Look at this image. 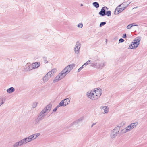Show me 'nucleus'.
I'll use <instances>...</instances> for the list:
<instances>
[{"instance_id": "nucleus-39", "label": "nucleus", "mask_w": 147, "mask_h": 147, "mask_svg": "<svg viewBox=\"0 0 147 147\" xmlns=\"http://www.w3.org/2000/svg\"><path fill=\"white\" fill-rule=\"evenodd\" d=\"M124 41V39H122V38H121V39H119V43H122V42H123Z\"/></svg>"}, {"instance_id": "nucleus-5", "label": "nucleus", "mask_w": 147, "mask_h": 147, "mask_svg": "<svg viewBox=\"0 0 147 147\" xmlns=\"http://www.w3.org/2000/svg\"><path fill=\"white\" fill-rule=\"evenodd\" d=\"M24 144H26L34 140L31 135L22 139Z\"/></svg>"}, {"instance_id": "nucleus-16", "label": "nucleus", "mask_w": 147, "mask_h": 147, "mask_svg": "<svg viewBox=\"0 0 147 147\" xmlns=\"http://www.w3.org/2000/svg\"><path fill=\"white\" fill-rule=\"evenodd\" d=\"M107 9V7H103L99 13V14L102 16L105 15H106L105 9Z\"/></svg>"}, {"instance_id": "nucleus-19", "label": "nucleus", "mask_w": 147, "mask_h": 147, "mask_svg": "<svg viewBox=\"0 0 147 147\" xmlns=\"http://www.w3.org/2000/svg\"><path fill=\"white\" fill-rule=\"evenodd\" d=\"M15 91V89L13 87H11L7 90V92L9 93H11Z\"/></svg>"}, {"instance_id": "nucleus-33", "label": "nucleus", "mask_w": 147, "mask_h": 147, "mask_svg": "<svg viewBox=\"0 0 147 147\" xmlns=\"http://www.w3.org/2000/svg\"><path fill=\"white\" fill-rule=\"evenodd\" d=\"M106 15H107L108 16H110L111 15V12L110 11H107L106 13Z\"/></svg>"}, {"instance_id": "nucleus-28", "label": "nucleus", "mask_w": 147, "mask_h": 147, "mask_svg": "<svg viewBox=\"0 0 147 147\" xmlns=\"http://www.w3.org/2000/svg\"><path fill=\"white\" fill-rule=\"evenodd\" d=\"M131 2H129V3H127V2H125L123 3L122 4H120L119 5V6H125L126 4H127L128 5H128Z\"/></svg>"}, {"instance_id": "nucleus-29", "label": "nucleus", "mask_w": 147, "mask_h": 147, "mask_svg": "<svg viewBox=\"0 0 147 147\" xmlns=\"http://www.w3.org/2000/svg\"><path fill=\"white\" fill-rule=\"evenodd\" d=\"M135 44L132 42L131 44L129 45V48L130 49H135L136 48H134L135 47H134V46Z\"/></svg>"}, {"instance_id": "nucleus-14", "label": "nucleus", "mask_w": 147, "mask_h": 147, "mask_svg": "<svg viewBox=\"0 0 147 147\" xmlns=\"http://www.w3.org/2000/svg\"><path fill=\"white\" fill-rule=\"evenodd\" d=\"M50 73H48L46 74L43 78V80L44 82L47 81L49 79L52 77L50 74Z\"/></svg>"}, {"instance_id": "nucleus-50", "label": "nucleus", "mask_w": 147, "mask_h": 147, "mask_svg": "<svg viewBox=\"0 0 147 147\" xmlns=\"http://www.w3.org/2000/svg\"><path fill=\"white\" fill-rule=\"evenodd\" d=\"M81 6H83V4H81Z\"/></svg>"}, {"instance_id": "nucleus-44", "label": "nucleus", "mask_w": 147, "mask_h": 147, "mask_svg": "<svg viewBox=\"0 0 147 147\" xmlns=\"http://www.w3.org/2000/svg\"><path fill=\"white\" fill-rule=\"evenodd\" d=\"M123 38H125L126 37V35L125 34H124L123 36Z\"/></svg>"}, {"instance_id": "nucleus-35", "label": "nucleus", "mask_w": 147, "mask_h": 147, "mask_svg": "<svg viewBox=\"0 0 147 147\" xmlns=\"http://www.w3.org/2000/svg\"><path fill=\"white\" fill-rule=\"evenodd\" d=\"M83 25L82 23H79L77 25V26L78 27H80L82 28L83 27Z\"/></svg>"}, {"instance_id": "nucleus-40", "label": "nucleus", "mask_w": 147, "mask_h": 147, "mask_svg": "<svg viewBox=\"0 0 147 147\" xmlns=\"http://www.w3.org/2000/svg\"><path fill=\"white\" fill-rule=\"evenodd\" d=\"M84 119V117H82L79 119L78 121H82Z\"/></svg>"}, {"instance_id": "nucleus-7", "label": "nucleus", "mask_w": 147, "mask_h": 147, "mask_svg": "<svg viewBox=\"0 0 147 147\" xmlns=\"http://www.w3.org/2000/svg\"><path fill=\"white\" fill-rule=\"evenodd\" d=\"M65 77V76L64 75V74L61 72L54 78L53 82L54 83L56 82L63 78Z\"/></svg>"}, {"instance_id": "nucleus-36", "label": "nucleus", "mask_w": 147, "mask_h": 147, "mask_svg": "<svg viewBox=\"0 0 147 147\" xmlns=\"http://www.w3.org/2000/svg\"><path fill=\"white\" fill-rule=\"evenodd\" d=\"M106 23L105 22H101L100 24V27H101L102 26H104L106 24Z\"/></svg>"}, {"instance_id": "nucleus-13", "label": "nucleus", "mask_w": 147, "mask_h": 147, "mask_svg": "<svg viewBox=\"0 0 147 147\" xmlns=\"http://www.w3.org/2000/svg\"><path fill=\"white\" fill-rule=\"evenodd\" d=\"M24 144L22 140L16 142L13 145V147H18Z\"/></svg>"}, {"instance_id": "nucleus-26", "label": "nucleus", "mask_w": 147, "mask_h": 147, "mask_svg": "<svg viewBox=\"0 0 147 147\" xmlns=\"http://www.w3.org/2000/svg\"><path fill=\"white\" fill-rule=\"evenodd\" d=\"M93 5L94 7L96 8H98L99 6V3L98 2H93Z\"/></svg>"}, {"instance_id": "nucleus-11", "label": "nucleus", "mask_w": 147, "mask_h": 147, "mask_svg": "<svg viewBox=\"0 0 147 147\" xmlns=\"http://www.w3.org/2000/svg\"><path fill=\"white\" fill-rule=\"evenodd\" d=\"M132 129L130 125H129L124 129H123L121 131V133L123 134L129 132Z\"/></svg>"}, {"instance_id": "nucleus-23", "label": "nucleus", "mask_w": 147, "mask_h": 147, "mask_svg": "<svg viewBox=\"0 0 147 147\" xmlns=\"http://www.w3.org/2000/svg\"><path fill=\"white\" fill-rule=\"evenodd\" d=\"M5 98L1 97L0 98V106L5 102Z\"/></svg>"}, {"instance_id": "nucleus-9", "label": "nucleus", "mask_w": 147, "mask_h": 147, "mask_svg": "<svg viewBox=\"0 0 147 147\" xmlns=\"http://www.w3.org/2000/svg\"><path fill=\"white\" fill-rule=\"evenodd\" d=\"M140 41V39L139 37L136 38L135 40L132 42L133 43L135 44L134 46V48H136L139 44V42Z\"/></svg>"}, {"instance_id": "nucleus-47", "label": "nucleus", "mask_w": 147, "mask_h": 147, "mask_svg": "<svg viewBox=\"0 0 147 147\" xmlns=\"http://www.w3.org/2000/svg\"><path fill=\"white\" fill-rule=\"evenodd\" d=\"M84 65H83L81 67V68H82H82H83L84 67Z\"/></svg>"}, {"instance_id": "nucleus-24", "label": "nucleus", "mask_w": 147, "mask_h": 147, "mask_svg": "<svg viewBox=\"0 0 147 147\" xmlns=\"http://www.w3.org/2000/svg\"><path fill=\"white\" fill-rule=\"evenodd\" d=\"M40 135V133H36L33 134L32 135V137L34 139V140L36 139Z\"/></svg>"}, {"instance_id": "nucleus-8", "label": "nucleus", "mask_w": 147, "mask_h": 147, "mask_svg": "<svg viewBox=\"0 0 147 147\" xmlns=\"http://www.w3.org/2000/svg\"><path fill=\"white\" fill-rule=\"evenodd\" d=\"M70 102V100L68 98H66L61 101L59 103V105L61 106H66L69 104Z\"/></svg>"}, {"instance_id": "nucleus-1", "label": "nucleus", "mask_w": 147, "mask_h": 147, "mask_svg": "<svg viewBox=\"0 0 147 147\" xmlns=\"http://www.w3.org/2000/svg\"><path fill=\"white\" fill-rule=\"evenodd\" d=\"M101 90L100 88H96L92 90L88 91L86 93V95L91 100H96L101 94Z\"/></svg>"}, {"instance_id": "nucleus-32", "label": "nucleus", "mask_w": 147, "mask_h": 147, "mask_svg": "<svg viewBox=\"0 0 147 147\" xmlns=\"http://www.w3.org/2000/svg\"><path fill=\"white\" fill-rule=\"evenodd\" d=\"M126 123V122L125 121H123L121 122L120 124V127H122Z\"/></svg>"}, {"instance_id": "nucleus-30", "label": "nucleus", "mask_w": 147, "mask_h": 147, "mask_svg": "<svg viewBox=\"0 0 147 147\" xmlns=\"http://www.w3.org/2000/svg\"><path fill=\"white\" fill-rule=\"evenodd\" d=\"M61 107L60 105H59V104L56 106V107L55 108L53 111V112H55L57 110V109L59 107Z\"/></svg>"}, {"instance_id": "nucleus-3", "label": "nucleus", "mask_w": 147, "mask_h": 147, "mask_svg": "<svg viewBox=\"0 0 147 147\" xmlns=\"http://www.w3.org/2000/svg\"><path fill=\"white\" fill-rule=\"evenodd\" d=\"M119 130V127H116L114 129L111 131L110 134L111 137L112 138H115L118 134Z\"/></svg>"}, {"instance_id": "nucleus-12", "label": "nucleus", "mask_w": 147, "mask_h": 147, "mask_svg": "<svg viewBox=\"0 0 147 147\" xmlns=\"http://www.w3.org/2000/svg\"><path fill=\"white\" fill-rule=\"evenodd\" d=\"M33 69L32 65H30L29 64L27 63L24 68V72L28 71L31 70Z\"/></svg>"}, {"instance_id": "nucleus-20", "label": "nucleus", "mask_w": 147, "mask_h": 147, "mask_svg": "<svg viewBox=\"0 0 147 147\" xmlns=\"http://www.w3.org/2000/svg\"><path fill=\"white\" fill-rule=\"evenodd\" d=\"M92 62L93 63H92L91 66L93 67L97 68V67L98 64L97 63V61L95 60Z\"/></svg>"}, {"instance_id": "nucleus-25", "label": "nucleus", "mask_w": 147, "mask_h": 147, "mask_svg": "<svg viewBox=\"0 0 147 147\" xmlns=\"http://www.w3.org/2000/svg\"><path fill=\"white\" fill-rule=\"evenodd\" d=\"M109 111V108L107 106H106V107L104 109V114H107L108 113Z\"/></svg>"}, {"instance_id": "nucleus-6", "label": "nucleus", "mask_w": 147, "mask_h": 147, "mask_svg": "<svg viewBox=\"0 0 147 147\" xmlns=\"http://www.w3.org/2000/svg\"><path fill=\"white\" fill-rule=\"evenodd\" d=\"M128 5L126 4L125 6H119V5L118 6L116 9L115 11V13H116L117 12V14L123 11L127 7Z\"/></svg>"}, {"instance_id": "nucleus-18", "label": "nucleus", "mask_w": 147, "mask_h": 147, "mask_svg": "<svg viewBox=\"0 0 147 147\" xmlns=\"http://www.w3.org/2000/svg\"><path fill=\"white\" fill-rule=\"evenodd\" d=\"M106 65L105 63V62H102L98 64L97 65V68L102 69V68L104 67Z\"/></svg>"}, {"instance_id": "nucleus-37", "label": "nucleus", "mask_w": 147, "mask_h": 147, "mask_svg": "<svg viewBox=\"0 0 147 147\" xmlns=\"http://www.w3.org/2000/svg\"><path fill=\"white\" fill-rule=\"evenodd\" d=\"M132 26H131V24L128 25L127 27V29H130L132 27Z\"/></svg>"}, {"instance_id": "nucleus-48", "label": "nucleus", "mask_w": 147, "mask_h": 147, "mask_svg": "<svg viewBox=\"0 0 147 147\" xmlns=\"http://www.w3.org/2000/svg\"><path fill=\"white\" fill-rule=\"evenodd\" d=\"M84 65H83L81 67V68H82H82H83L84 67Z\"/></svg>"}, {"instance_id": "nucleus-10", "label": "nucleus", "mask_w": 147, "mask_h": 147, "mask_svg": "<svg viewBox=\"0 0 147 147\" xmlns=\"http://www.w3.org/2000/svg\"><path fill=\"white\" fill-rule=\"evenodd\" d=\"M47 113L43 109L40 113L38 116V117H39L40 119L43 120L44 119V117L46 115Z\"/></svg>"}, {"instance_id": "nucleus-22", "label": "nucleus", "mask_w": 147, "mask_h": 147, "mask_svg": "<svg viewBox=\"0 0 147 147\" xmlns=\"http://www.w3.org/2000/svg\"><path fill=\"white\" fill-rule=\"evenodd\" d=\"M138 122H135L134 123H132L130 124L131 127L132 129H133L134 128L136 127L138 125Z\"/></svg>"}, {"instance_id": "nucleus-15", "label": "nucleus", "mask_w": 147, "mask_h": 147, "mask_svg": "<svg viewBox=\"0 0 147 147\" xmlns=\"http://www.w3.org/2000/svg\"><path fill=\"white\" fill-rule=\"evenodd\" d=\"M52 107L51 104H49L47 105L43 109L47 113H49Z\"/></svg>"}, {"instance_id": "nucleus-2", "label": "nucleus", "mask_w": 147, "mask_h": 147, "mask_svg": "<svg viewBox=\"0 0 147 147\" xmlns=\"http://www.w3.org/2000/svg\"><path fill=\"white\" fill-rule=\"evenodd\" d=\"M75 65L74 63L68 65L61 72L65 76L67 74L69 73L71 71Z\"/></svg>"}, {"instance_id": "nucleus-31", "label": "nucleus", "mask_w": 147, "mask_h": 147, "mask_svg": "<svg viewBox=\"0 0 147 147\" xmlns=\"http://www.w3.org/2000/svg\"><path fill=\"white\" fill-rule=\"evenodd\" d=\"M77 122H76V121L74 122L71 124L70 127H71L72 126H74L75 125H77Z\"/></svg>"}, {"instance_id": "nucleus-49", "label": "nucleus", "mask_w": 147, "mask_h": 147, "mask_svg": "<svg viewBox=\"0 0 147 147\" xmlns=\"http://www.w3.org/2000/svg\"><path fill=\"white\" fill-rule=\"evenodd\" d=\"M88 65V64H86V63H85L84 64V65L85 66H86L87 65Z\"/></svg>"}, {"instance_id": "nucleus-46", "label": "nucleus", "mask_w": 147, "mask_h": 147, "mask_svg": "<svg viewBox=\"0 0 147 147\" xmlns=\"http://www.w3.org/2000/svg\"><path fill=\"white\" fill-rule=\"evenodd\" d=\"M96 124V123H94L93 124H92V126H91V127H93V126L95 125Z\"/></svg>"}, {"instance_id": "nucleus-41", "label": "nucleus", "mask_w": 147, "mask_h": 147, "mask_svg": "<svg viewBox=\"0 0 147 147\" xmlns=\"http://www.w3.org/2000/svg\"><path fill=\"white\" fill-rule=\"evenodd\" d=\"M131 26H138V25L136 24V23H133L131 24Z\"/></svg>"}, {"instance_id": "nucleus-4", "label": "nucleus", "mask_w": 147, "mask_h": 147, "mask_svg": "<svg viewBox=\"0 0 147 147\" xmlns=\"http://www.w3.org/2000/svg\"><path fill=\"white\" fill-rule=\"evenodd\" d=\"M81 47V44L79 42H77L74 49V52L76 54H78L79 53Z\"/></svg>"}, {"instance_id": "nucleus-42", "label": "nucleus", "mask_w": 147, "mask_h": 147, "mask_svg": "<svg viewBox=\"0 0 147 147\" xmlns=\"http://www.w3.org/2000/svg\"><path fill=\"white\" fill-rule=\"evenodd\" d=\"M92 61L91 60H89L88 61L86 62V64H90L91 62H92Z\"/></svg>"}, {"instance_id": "nucleus-38", "label": "nucleus", "mask_w": 147, "mask_h": 147, "mask_svg": "<svg viewBox=\"0 0 147 147\" xmlns=\"http://www.w3.org/2000/svg\"><path fill=\"white\" fill-rule=\"evenodd\" d=\"M44 62L45 63H47L48 61L47 60V58L45 57H44L43 59Z\"/></svg>"}, {"instance_id": "nucleus-43", "label": "nucleus", "mask_w": 147, "mask_h": 147, "mask_svg": "<svg viewBox=\"0 0 147 147\" xmlns=\"http://www.w3.org/2000/svg\"><path fill=\"white\" fill-rule=\"evenodd\" d=\"M105 107H106V106H101L100 107V109L101 110L104 109H105Z\"/></svg>"}, {"instance_id": "nucleus-34", "label": "nucleus", "mask_w": 147, "mask_h": 147, "mask_svg": "<svg viewBox=\"0 0 147 147\" xmlns=\"http://www.w3.org/2000/svg\"><path fill=\"white\" fill-rule=\"evenodd\" d=\"M37 102H34V103L32 105V107L33 108H35L37 106Z\"/></svg>"}, {"instance_id": "nucleus-27", "label": "nucleus", "mask_w": 147, "mask_h": 147, "mask_svg": "<svg viewBox=\"0 0 147 147\" xmlns=\"http://www.w3.org/2000/svg\"><path fill=\"white\" fill-rule=\"evenodd\" d=\"M42 119H39V117H38V118L35 121V124L36 125H38V124L40 122V121L42 120Z\"/></svg>"}, {"instance_id": "nucleus-17", "label": "nucleus", "mask_w": 147, "mask_h": 147, "mask_svg": "<svg viewBox=\"0 0 147 147\" xmlns=\"http://www.w3.org/2000/svg\"><path fill=\"white\" fill-rule=\"evenodd\" d=\"M40 64V62H35L33 63L32 65L33 69H35L39 67Z\"/></svg>"}, {"instance_id": "nucleus-21", "label": "nucleus", "mask_w": 147, "mask_h": 147, "mask_svg": "<svg viewBox=\"0 0 147 147\" xmlns=\"http://www.w3.org/2000/svg\"><path fill=\"white\" fill-rule=\"evenodd\" d=\"M56 72V69L55 68L53 69L51 71H49L48 73H50V74L51 76H53Z\"/></svg>"}, {"instance_id": "nucleus-45", "label": "nucleus", "mask_w": 147, "mask_h": 147, "mask_svg": "<svg viewBox=\"0 0 147 147\" xmlns=\"http://www.w3.org/2000/svg\"><path fill=\"white\" fill-rule=\"evenodd\" d=\"M82 69L81 68V67L79 68L78 69V72H80V71Z\"/></svg>"}]
</instances>
